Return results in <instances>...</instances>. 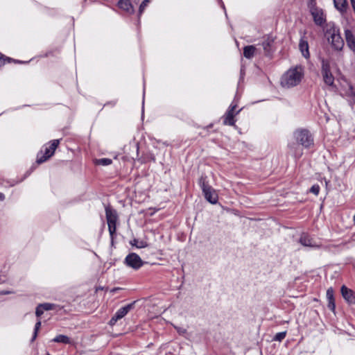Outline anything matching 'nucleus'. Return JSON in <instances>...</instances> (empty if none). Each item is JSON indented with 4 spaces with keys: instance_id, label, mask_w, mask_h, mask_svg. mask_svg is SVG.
<instances>
[{
    "instance_id": "cd10ccee",
    "label": "nucleus",
    "mask_w": 355,
    "mask_h": 355,
    "mask_svg": "<svg viewBox=\"0 0 355 355\" xmlns=\"http://www.w3.org/2000/svg\"><path fill=\"white\" fill-rule=\"evenodd\" d=\"M327 297L329 301L334 300V291H333L332 288H329L327 291Z\"/></svg>"
},
{
    "instance_id": "f257e3e1",
    "label": "nucleus",
    "mask_w": 355,
    "mask_h": 355,
    "mask_svg": "<svg viewBox=\"0 0 355 355\" xmlns=\"http://www.w3.org/2000/svg\"><path fill=\"white\" fill-rule=\"evenodd\" d=\"M303 75L302 68L301 67H295L287 71L284 75L281 83L284 87H294L301 82Z\"/></svg>"
},
{
    "instance_id": "412c9836",
    "label": "nucleus",
    "mask_w": 355,
    "mask_h": 355,
    "mask_svg": "<svg viewBox=\"0 0 355 355\" xmlns=\"http://www.w3.org/2000/svg\"><path fill=\"white\" fill-rule=\"evenodd\" d=\"M53 341L55 343H62L64 344H71V340L70 338H69L67 336L65 335H58L56 336Z\"/></svg>"
},
{
    "instance_id": "4be33fe9",
    "label": "nucleus",
    "mask_w": 355,
    "mask_h": 355,
    "mask_svg": "<svg viewBox=\"0 0 355 355\" xmlns=\"http://www.w3.org/2000/svg\"><path fill=\"white\" fill-rule=\"evenodd\" d=\"M130 244L132 246H135L137 248H146L148 245L147 242H146L144 241H141V240L140 241V240L136 239L131 241Z\"/></svg>"
},
{
    "instance_id": "7c9ffc66",
    "label": "nucleus",
    "mask_w": 355,
    "mask_h": 355,
    "mask_svg": "<svg viewBox=\"0 0 355 355\" xmlns=\"http://www.w3.org/2000/svg\"><path fill=\"white\" fill-rule=\"evenodd\" d=\"M328 307L331 310L334 311V309H335V302H334V300L329 301Z\"/></svg>"
},
{
    "instance_id": "a211bd4d",
    "label": "nucleus",
    "mask_w": 355,
    "mask_h": 355,
    "mask_svg": "<svg viewBox=\"0 0 355 355\" xmlns=\"http://www.w3.org/2000/svg\"><path fill=\"white\" fill-rule=\"evenodd\" d=\"M335 7L340 11L343 12L347 7V0H334Z\"/></svg>"
},
{
    "instance_id": "c756f323",
    "label": "nucleus",
    "mask_w": 355,
    "mask_h": 355,
    "mask_svg": "<svg viewBox=\"0 0 355 355\" xmlns=\"http://www.w3.org/2000/svg\"><path fill=\"white\" fill-rule=\"evenodd\" d=\"M43 312L44 309H42V306H41V304H40L36 309L35 314L37 317H40L43 314Z\"/></svg>"
},
{
    "instance_id": "6ab92c4d",
    "label": "nucleus",
    "mask_w": 355,
    "mask_h": 355,
    "mask_svg": "<svg viewBox=\"0 0 355 355\" xmlns=\"http://www.w3.org/2000/svg\"><path fill=\"white\" fill-rule=\"evenodd\" d=\"M273 44V40L272 38L268 37L262 44L263 50L266 55L269 54L271 51V46Z\"/></svg>"
},
{
    "instance_id": "dca6fc26",
    "label": "nucleus",
    "mask_w": 355,
    "mask_h": 355,
    "mask_svg": "<svg viewBox=\"0 0 355 355\" xmlns=\"http://www.w3.org/2000/svg\"><path fill=\"white\" fill-rule=\"evenodd\" d=\"M257 51V49L254 46H246L243 49V55L248 59H251L256 55Z\"/></svg>"
},
{
    "instance_id": "2eb2a0df",
    "label": "nucleus",
    "mask_w": 355,
    "mask_h": 355,
    "mask_svg": "<svg viewBox=\"0 0 355 355\" xmlns=\"http://www.w3.org/2000/svg\"><path fill=\"white\" fill-rule=\"evenodd\" d=\"M299 49L302 54V55L305 58H309L310 56V53L309 51V44L306 40L304 39H301L299 43Z\"/></svg>"
},
{
    "instance_id": "a878e982",
    "label": "nucleus",
    "mask_w": 355,
    "mask_h": 355,
    "mask_svg": "<svg viewBox=\"0 0 355 355\" xmlns=\"http://www.w3.org/2000/svg\"><path fill=\"white\" fill-rule=\"evenodd\" d=\"M41 306H42V309L44 310L49 311V310H52L55 308V304H50V303H44V304H41Z\"/></svg>"
},
{
    "instance_id": "5701e85b",
    "label": "nucleus",
    "mask_w": 355,
    "mask_h": 355,
    "mask_svg": "<svg viewBox=\"0 0 355 355\" xmlns=\"http://www.w3.org/2000/svg\"><path fill=\"white\" fill-rule=\"evenodd\" d=\"M112 159L108 158H102L99 159H95L94 163L96 165L107 166L112 164Z\"/></svg>"
},
{
    "instance_id": "bb28decb",
    "label": "nucleus",
    "mask_w": 355,
    "mask_h": 355,
    "mask_svg": "<svg viewBox=\"0 0 355 355\" xmlns=\"http://www.w3.org/2000/svg\"><path fill=\"white\" fill-rule=\"evenodd\" d=\"M150 0H144L142 3H141L139 9V12L141 14L145 9L146 6H147L148 3L150 2Z\"/></svg>"
},
{
    "instance_id": "393cba45",
    "label": "nucleus",
    "mask_w": 355,
    "mask_h": 355,
    "mask_svg": "<svg viewBox=\"0 0 355 355\" xmlns=\"http://www.w3.org/2000/svg\"><path fill=\"white\" fill-rule=\"evenodd\" d=\"M286 331L277 333L275 335L274 340L277 341H282L286 337Z\"/></svg>"
},
{
    "instance_id": "f3484780",
    "label": "nucleus",
    "mask_w": 355,
    "mask_h": 355,
    "mask_svg": "<svg viewBox=\"0 0 355 355\" xmlns=\"http://www.w3.org/2000/svg\"><path fill=\"white\" fill-rule=\"evenodd\" d=\"M118 6L121 9H123L127 12H132L133 8L131 3L129 0H119Z\"/></svg>"
},
{
    "instance_id": "20e7f679",
    "label": "nucleus",
    "mask_w": 355,
    "mask_h": 355,
    "mask_svg": "<svg viewBox=\"0 0 355 355\" xmlns=\"http://www.w3.org/2000/svg\"><path fill=\"white\" fill-rule=\"evenodd\" d=\"M321 74L324 83L329 86H333L334 83V77L331 71L329 60L322 58L321 60Z\"/></svg>"
},
{
    "instance_id": "2f4dec72",
    "label": "nucleus",
    "mask_w": 355,
    "mask_h": 355,
    "mask_svg": "<svg viewBox=\"0 0 355 355\" xmlns=\"http://www.w3.org/2000/svg\"><path fill=\"white\" fill-rule=\"evenodd\" d=\"M119 320L118 318H116V315H114L112 318L111 320H110L109 322V324L111 325V326H113L117 321Z\"/></svg>"
},
{
    "instance_id": "7ed1b4c3",
    "label": "nucleus",
    "mask_w": 355,
    "mask_h": 355,
    "mask_svg": "<svg viewBox=\"0 0 355 355\" xmlns=\"http://www.w3.org/2000/svg\"><path fill=\"white\" fill-rule=\"evenodd\" d=\"M105 214L109 232L111 237L113 239L116 230V225L118 220V215L116 210L112 209L109 206L105 207Z\"/></svg>"
},
{
    "instance_id": "423d86ee",
    "label": "nucleus",
    "mask_w": 355,
    "mask_h": 355,
    "mask_svg": "<svg viewBox=\"0 0 355 355\" xmlns=\"http://www.w3.org/2000/svg\"><path fill=\"white\" fill-rule=\"evenodd\" d=\"M199 184L202 189L205 198L212 204L216 203L217 201L216 195L212 191L211 187L205 182V177H200Z\"/></svg>"
},
{
    "instance_id": "39448f33",
    "label": "nucleus",
    "mask_w": 355,
    "mask_h": 355,
    "mask_svg": "<svg viewBox=\"0 0 355 355\" xmlns=\"http://www.w3.org/2000/svg\"><path fill=\"white\" fill-rule=\"evenodd\" d=\"M295 137L298 143L306 148L311 146L313 142L311 135L306 130L296 131Z\"/></svg>"
},
{
    "instance_id": "6e6552de",
    "label": "nucleus",
    "mask_w": 355,
    "mask_h": 355,
    "mask_svg": "<svg viewBox=\"0 0 355 355\" xmlns=\"http://www.w3.org/2000/svg\"><path fill=\"white\" fill-rule=\"evenodd\" d=\"M60 141L58 139H55L51 141V146L49 148L46 149V152L44 155H43L42 157L37 159V163L40 164L44 162H45L47 159L51 157L53 154L54 152L59 145Z\"/></svg>"
},
{
    "instance_id": "aec40b11",
    "label": "nucleus",
    "mask_w": 355,
    "mask_h": 355,
    "mask_svg": "<svg viewBox=\"0 0 355 355\" xmlns=\"http://www.w3.org/2000/svg\"><path fill=\"white\" fill-rule=\"evenodd\" d=\"M234 116H235V114L232 112V111H227V112L225 116L224 123L225 125H233L234 124Z\"/></svg>"
},
{
    "instance_id": "f8f14e48",
    "label": "nucleus",
    "mask_w": 355,
    "mask_h": 355,
    "mask_svg": "<svg viewBox=\"0 0 355 355\" xmlns=\"http://www.w3.org/2000/svg\"><path fill=\"white\" fill-rule=\"evenodd\" d=\"M345 40L347 46L353 51H355V37L349 30L345 31Z\"/></svg>"
},
{
    "instance_id": "ddd939ff",
    "label": "nucleus",
    "mask_w": 355,
    "mask_h": 355,
    "mask_svg": "<svg viewBox=\"0 0 355 355\" xmlns=\"http://www.w3.org/2000/svg\"><path fill=\"white\" fill-rule=\"evenodd\" d=\"M346 85H343L345 87V93L347 96L352 97L353 103L355 104V86L352 83L345 80Z\"/></svg>"
},
{
    "instance_id": "0eeeda50",
    "label": "nucleus",
    "mask_w": 355,
    "mask_h": 355,
    "mask_svg": "<svg viewBox=\"0 0 355 355\" xmlns=\"http://www.w3.org/2000/svg\"><path fill=\"white\" fill-rule=\"evenodd\" d=\"M125 263L127 266L135 270L139 269L144 264L139 256L135 253L129 254L125 259Z\"/></svg>"
},
{
    "instance_id": "f704fd0d",
    "label": "nucleus",
    "mask_w": 355,
    "mask_h": 355,
    "mask_svg": "<svg viewBox=\"0 0 355 355\" xmlns=\"http://www.w3.org/2000/svg\"><path fill=\"white\" fill-rule=\"evenodd\" d=\"M5 198L4 195L2 193H0V201L3 200Z\"/></svg>"
},
{
    "instance_id": "72a5a7b5",
    "label": "nucleus",
    "mask_w": 355,
    "mask_h": 355,
    "mask_svg": "<svg viewBox=\"0 0 355 355\" xmlns=\"http://www.w3.org/2000/svg\"><path fill=\"white\" fill-rule=\"evenodd\" d=\"M236 107V105H232L228 111H232L234 114V110Z\"/></svg>"
},
{
    "instance_id": "b1692460",
    "label": "nucleus",
    "mask_w": 355,
    "mask_h": 355,
    "mask_svg": "<svg viewBox=\"0 0 355 355\" xmlns=\"http://www.w3.org/2000/svg\"><path fill=\"white\" fill-rule=\"evenodd\" d=\"M40 327H41V321L38 320L36 322L35 326L34 334H33L32 340H34L36 338V337L37 336L38 331H39Z\"/></svg>"
},
{
    "instance_id": "c85d7f7f",
    "label": "nucleus",
    "mask_w": 355,
    "mask_h": 355,
    "mask_svg": "<svg viewBox=\"0 0 355 355\" xmlns=\"http://www.w3.org/2000/svg\"><path fill=\"white\" fill-rule=\"evenodd\" d=\"M310 191L317 196L319 193L320 191V187L317 184H315L312 186V187L310 189Z\"/></svg>"
},
{
    "instance_id": "1a4fd4ad",
    "label": "nucleus",
    "mask_w": 355,
    "mask_h": 355,
    "mask_svg": "<svg viewBox=\"0 0 355 355\" xmlns=\"http://www.w3.org/2000/svg\"><path fill=\"white\" fill-rule=\"evenodd\" d=\"M341 293L345 300L351 304L355 303V297L351 289L347 288L345 286H343L341 287Z\"/></svg>"
},
{
    "instance_id": "473e14b6",
    "label": "nucleus",
    "mask_w": 355,
    "mask_h": 355,
    "mask_svg": "<svg viewBox=\"0 0 355 355\" xmlns=\"http://www.w3.org/2000/svg\"><path fill=\"white\" fill-rule=\"evenodd\" d=\"M178 330V331L179 332V334H184L186 333V329H183V328H180V327H175Z\"/></svg>"
},
{
    "instance_id": "9d476101",
    "label": "nucleus",
    "mask_w": 355,
    "mask_h": 355,
    "mask_svg": "<svg viewBox=\"0 0 355 355\" xmlns=\"http://www.w3.org/2000/svg\"><path fill=\"white\" fill-rule=\"evenodd\" d=\"M299 242L304 246L307 247H313V248H319L320 245L315 244L313 242V240L310 236L306 234L303 233L299 240Z\"/></svg>"
},
{
    "instance_id": "f03ea898",
    "label": "nucleus",
    "mask_w": 355,
    "mask_h": 355,
    "mask_svg": "<svg viewBox=\"0 0 355 355\" xmlns=\"http://www.w3.org/2000/svg\"><path fill=\"white\" fill-rule=\"evenodd\" d=\"M328 42L336 51H341L344 46V41L341 37L339 30L335 27H331L327 31Z\"/></svg>"
},
{
    "instance_id": "9b49d317",
    "label": "nucleus",
    "mask_w": 355,
    "mask_h": 355,
    "mask_svg": "<svg viewBox=\"0 0 355 355\" xmlns=\"http://www.w3.org/2000/svg\"><path fill=\"white\" fill-rule=\"evenodd\" d=\"M311 12L315 24L318 25H322L324 21L322 10H318V8H311Z\"/></svg>"
},
{
    "instance_id": "4468645a",
    "label": "nucleus",
    "mask_w": 355,
    "mask_h": 355,
    "mask_svg": "<svg viewBox=\"0 0 355 355\" xmlns=\"http://www.w3.org/2000/svg\"><path fill=\"white\" fill-rule=\"evenodd\" d=\"M135 302L122 307L115 313L116 318L119 320L123 318L134 306Z\"/></svg>"
}]
</instances>
